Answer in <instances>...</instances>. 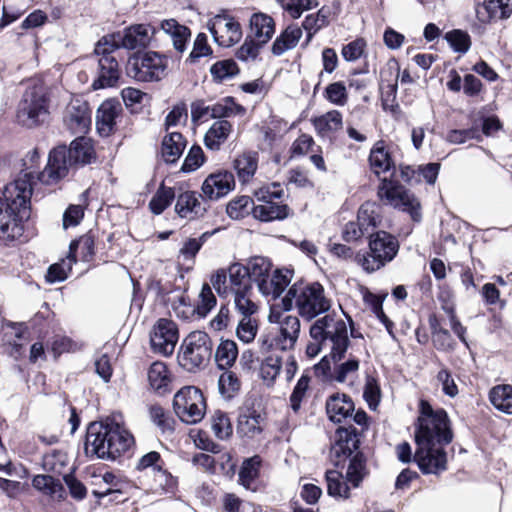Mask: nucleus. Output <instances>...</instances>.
Returning <instances> with one entry per match:
<instances>
[{"label":"nucleus","mask_w":512,"mask_h":512,"mask_svg":"<svg viewBox=\"0 0 512 512\" xmlns=\"http://www.w3.org/2000/svg\"><path fill=\"white\" fill-rule=\"evenodd\" d=\"M33 179L32 173H23L0 189V240L13 241L22 235V223L30 217Z\"/></svg>","instance_id":"1"},{"label":"nucleus","mask_w":512,"mask_h":512,"mask_svg":"<svg viewBox=\"0 0 512 512\" xmlns=\"http://www.w3.org/2000/svg\"><path fill=\"white\" fill-rule=\"evenodd\" d=\"M133 445V435L113 420L93 422L87 428L85 453L88 457L116 460Z\"/></svg>","instance_id":"2"},{"label":"nucleus","mask_w":512,"mask_h":512,"mask_svg":"<svg viewBox=\"0 0 512 512\" xmlns=\"http://www.w3.org/2000/svg\"><path fill=\"white\" fill-rule=\"evenodd\" d=\"M336 435L337 440L331 447L330 459L337 468H344L348 461L347 481L353 487H358L366 474V465L363 454L356 452L359 445L357 430L352 426L340 427Z\"/></svg>","instance_id":"3"},{"label":"nucleus","mask_w":512,"mask_h":512,"mask_svg":"<svg viewBox=\"0 0 512 512\" xmlns=\"http://www.w3.org/2000/svg\"><path fill=\"white\" fill-rule=\"evenodd\" d=\"M284 310L296 308L299 315L311 320L331 307L323 286L318 282H295L282 300Z\"/></svg>","instance_id":"4"},{"label":"nucleus","mask_w":512,"mask_h":512,"mask_svg":"<svg viewBox=\"0 0 512 512\" xmlns=\"http://www.w3.org/2000/svg\"><path fill=\"white\" fill-rule=\"evenodd\" d=\"M309 333L311 339L324 343V348L330 351L334 362L345 357L350 339L347 324L341 316L335 313L326 314L311 325Z\"/></svg>","instance_id":"5"},{"label":"nucleus","mask_w":512,"mask_h":512,"mask_svg":"<svg viewBox=\"0 0 512 512\" xmlns=\"http://www.w3.org/2000/svg\"><path fill=\"white\" fill-rule=\"evenodd\" d=\"M50 102L49 93L43 85L27 87L17 105V123L28 129L44 125L50 117Z\"/></svg>","instance_id":"6"},{"label":"nucleus","mask_w":512,"mask_h":512,"mask_svg":"<svg viewBox=\"0 0 512 512\" xmlns=\"http://www.w3.org/2000/svg\"><path fill=\"white\" fill-rule=\"evenodd\" d=\"M453 440V432L432 436H415L417 449L413 460L424 474H439L447 468V454L444 446Z\"/></svg>","instance_id":"7"},{"label":"nucleus","mask_w":512,"mask_h":512,"mask_svg":"<svg viewBox=\"0 0 512 512\" xmlns=\"http://www.w3.org/2000/svg\"><path fill=\"white\" fill-rule=\"evenodd\" d=\"M369 250L356 255V262L363 270L373 273L391 262L399 251V242L392 234L380 230L371 233Z\"/></svg>","instance_id":"8"},{"label":"nucleus","mask_w":512,"mask_h":512,"mask_svg":"<svg viewBox=\"0 0 512 512\" xmlns=\"http://www.w3.org/2000/svg\"><path fill=\"white\" fill-rule=\"evenodd\" d=\"M213 343L206 332L193 331L182 342L179 364L189 372L206 366L212 356Z\"/></svg>","instance_id":"9"},{"label":"nucleus","mask_w":512,"mask_h":512,"mask_svg":"<svg viewBox=\"0 0 512 512\" xmlns=\"http://www.w3.org/2000/svg\"><path fill=\"white\" fill-rule=\"evenodd\" d=\"M255 196L260 202L252 206V213L256 219L271 222L283 220L289 216L290 209L282 203L284 191L279 184L274 183L272 186L262 188L256 192Z\"/></svg>","instance_id":"10"},{"label":"nucleus","mask_w":512,"mask_h":512,"mask_svg":"<svg viewBox=\"0 0 512 512\" xmlns=\"http://www.w3.org/2000/svg\"><path fill=\"white\" fill-rule=\"evenodd\" d=\"M154 28L146 24L132 25L123 32H117L103 36L98 41V50L103 52L101 47L108 49L126 48L128 50L145 48L149 45Z\"/></svg>","instance_id":"11"},{"label":"nucleus","mask_w":512,"mask_h":512,"mask_svg":"<svg viewBox=\"0 0 512 512\" xmlns=\"http://www.w3.org/2000/svg\"><path fill=\"white\" fill-rule=\"evenodd\" d=\"M167 68L166 57L157 52H145L134 55L127 63V74L137 81L151 82L161 80Z\"/></svg>","instance_id":"12"},{"label":"nucleus","mask_w":512,"mask_h":512,"mask_svg":"<svg viewBox=\"0 0 512 512\" xmlns=\"http://www.w3.org/2000/svg\"><path fill=\"white\" fill-rule=\"evenodd\" d=\"M173 407L182 422L196 424L205 415L206 403L200 389L194 386H186L174 395Z\"/></svg>","instance_id":"13"},{"label":"nucleus","mask_w":512,"mask_h":512,"mask_svg":"<svg viewBox=\"0 0 512 512\" xmlns=\"http://www.w3.org/2000/svg\"><path fill=\"white\" fill-rule=\"evenodd\" d=\"M387 204L408 212L415 222L421 220V206L414 194L406 191L397 181L384 178L377 192Z\"/></svg>","instance_id":"14"},{"label":"nucleus","mask_w":512,"mask_h":512,"mask_svg":"<svg viewBox=\"0 0 512 512\" xmlns=\"http://www.w3.org/2000/svg\"><path fill=\"white\" fill-rule=\"evenodd\" d=\"M72 168L76 167L72 162L67 146L59 145L50 151L48 162L43 171L37 173L36 176L32 173L34 176L33 184L37 179L44 185H55L65 178Z\"/></svg>","instance_id":"15"},{"label":"nucleus","mask_w":512,"mask_h":512,"mask_svg":"<svg viewBox=\"0 0 512 512\" xmlns=\"http://www.w3.org/2000/svg\"><path fill=\"white\" fill-rule=\"evenodd\" d=\"M105 51L98 50V43L95 47V54L99 56L97 77L92 83L94 90L114 87L118 84L120 79L121 70L119 63L113 53L115 49H108V47H101Z\"/></svg>","instance_id":"16"},{"label":"nucleus","mask_w":512,"mask_h":512,"mask_svg":"<svg viewBox=\"0 0 512 512\" xmlns=\"http://www.w3.org/2000/svg\"><path fill=\"white\" fill-rule=\"evenodd\" d=\"M420 416L415 436H432L452 432L448 414L443 409L433 410L426 402H421Z\"/></svg>","instance_id":"17"},{"label":"nucleus","mask_w":512,"mask_h":512,"mask_svg":"<svg viewBox=\"0 0 512 512\" xmlns=\"http://www.w3.org/2000/svg\"><path fill=\"white\" fill-rule=\"evenodd\" d=\"M214 41L223 47H231L242 38V29L238 21L226 14H218L207 23Z\"/></svg>","instance_id":"18"},{"label":"nucleus","mask_w":512,"mask_h":512,"mask_svg":"<svg viewBox=\"0 0 512 512\" xmlns=\"http://www.w3.org/2000/svg\"><path fill=\"white\" fill-rule=\"evenodd\" d=\"M179 337L178 327L170 319L160 318L150 334V343L154 352L169 356L174 352Z\"/></svg>","instance_id":"19"},{"label":"nucleus","mask_w":512,"mask_h":512,"mask_svg":"<svg viewBox=\"0 0 512 512\" xmlns=\"http://www.w3.org/2000/svg\"><path fill=\"white\" fill-rule=\"evenodd\" d=\"M64 124L73 134H85L91 124V113L86 101L75 99L68 105Z\"/></svg>","instance_id":"20"},{"label":"nucleus","mask_w":512,"mask_h":512,"mask_svg":"<svg viewBox=\"0 0 512 512\" xmlns=\"http://www.w3.org/2000/svg\"><path fill=\"white\" fill-rule=\"evenodd\" d=\"M235 186L234 175L229 171L210 174L202 184L203 196L209 200H217L226 196Z\"/></svg>","instance_id":"21"},{"label":"nucleus","mask_w":512,"mask_h":512,"mask_svg":"<svg viewBox=\"0 0 512 512\" xmlns=\"http://www.w3.org/2000/svg\"><path fill=\"white\" fill-rule=\"evenodd\" d=\"M477 19L481 23L505 20L512 15L511 0H484L475 7Z\"/></svg>","instance_id":"22"},{"label":"nucleus","mask_w":512,"mask_h":512,"mask_svg":"<svg viewBox=\"0 0 512 512\" xmlns=\"http://www.w3.org/2000/svg\"><path fill=\"white\" fill-rule=\"evenodd\" d=\"M121 111V104L116 100H106L99 106L96 115V127L101 136H109L114 131L116 118Z\"/></svg>","instance_id":"23"},{"label":"nucleus","mask_w":512,"mask_h":512,"mask_svg":"<svg viewBox=\"0 0 512 512\" xmlns=\"http://www.w3.org/2000/svg\"><path fill=\"white\" fill-rule=\"evenodd\" d=\"M202 195L194 191L181 193L176 200L175 211L182 218L193 219L202 216L206 207L201 202Z\"/></svg>","instance_id":"24"},{"label":"nucleus","mask_w":512,"mask_h":512,"mask_svg":"<svg viewBox=\"0 0 512 512\" xmlns=\"http://www.w3.org/2000/svg\"><path fill=\"white\" fill-rule=\"evenodd\" d=\"M326 412L331 421L341 423L352 416L354 403L346 394L335 393L326 401Z\"/></svg>","instance_id":"25"},{"label":"nucleus","mask_w":512,"mask_h":512,"mask_svg":"<svg viewBox=\"0 0 512 512\" xmlns=\"http://www.w3.org/2000/svg\"><path fill=\"white\" fill-rule=\"evenodd\" d=\"M300 334V320L296 316H286L280 321L277 345L284 351L294 348Z\"/></svg>","instance_id":"26"},{"label":"nucleus","mask_w":512,"mask_h":512,"mask_svg":"<svg viewBox=\"0 0 512 512\" xmlns=\"http://www.w3.org/2000/svg\"><path fill=\"white\" fill-rule=\"evenodd\" d=\"M251 37L260 43H267L275 33V22L268 14L258 12L250 18Z\"/></svg>","instance_id":"27"},{"label":"nucleus","mask_w":512,"mask_h":512,"mask_svg":"<svg viewBox=\"0 0 512 512\" xmlns=\"http://www.w3.org/2000/svg\"><path fill=\"white\" fill-rule=\"evenodd\" d=\"M357 221L361 225L363 231L370 236L371 233H374V229L381 224V206L370 201L363 203L358 210Z\"/></svg>","instance_id":"28"},{"label":"nucleus","mask_w":512,"mask_h":512,"mask_svg":"<svg viewBox=\"0 0 512 512\" xmlns=\"http://www.w3.org/2000/svg\"><path fill=\"white\" fill-rule=\"evenodd\" d=\"M67 149L76 168L90 164L95 159V151L91 140L86 137H77Z\"/></svg>","instance_id":"29"},{"label":"nucleus","mask_w":512,"mask_h":512,"mask_svg":"<svg viewBox=\"0 0 512 512\" xmlns=\"http://www.w3.org/2000/svg\"><path fill=\"white\" fill-rule=\"evenodd\" d=\"M186 147V140L179 132H170L162 140L161 155L168 164H174L181 157Z\"/></svg>","instance_id":"30"},{"label":"nucleus","mask_w":512,"mask_h":512,"mask_svg":"<svg viewBox=\"0 0 512 512\" xmlns=\"http://www.w3.org/2000/svg\"><path fill=\"white\" fill-rule=\"evenodd\" d=\"M262 417L253 408L242 409L238 416L237 431L242 436L252 438L261 433Z\"/></svg>","instance_id":"31"},{"label":"nucleus","mask_w":512,"mask_h":512,"mask_svg":"<svg viewBox=\"0 0 512 512\" xmlns=\"http://www.w3.org/2000/svg\"><path fill=\"white\" fill-rule=\"evenodd\" d=\"M312 122L320 137L331 138L333 133L342 128L343 119L339 111L331 110L319 117H315Z\"/></svg>","instance_id":"32"},{"label":"nucleus","mask_w":512,"mask_h":512,"mask_svg":"<svg viewBox=\"0 0 512 512\" xmlns=\"http://www.w3.org/2000/svg\"><path fill=\"white\" fill-rule=\"evenodd\" d=\"M302 34V29L298 25H289L273 42L271 48L272 53L276 56H280L286 51L295 48Z\"/></svg>","instance_id":"33"},{"label":"nucleus","mask_w":512,"mask_h":512,"mask_svg":"<svg viewBox=\"0 0 512 512\" xmlns=\"http://www.w3.org/2000/svg\"><path fill=\"white\" fill-rule=\"evenodd\" d=\"M232 131V124L225 120L215 121L204 137L205 145L210 150H219L221 145L227 140Z\"/></svg>","instance_id":"34"},{"label":"nucleus","mask_w":512,"mask_h":512,"mask_svg":"<svg viewBox=\"0 0 512 512\" xmlns=\"http://www.w3.org/2000/svg\"><path fill=\"white\" fill-rule=\"evenodd\" d=\"M161 28L166 34L170 35L175 50L179 53H183L191 37L190 29L184 25H180L174 19L164 20L161 23Z\"/></svg>","instance_id":"35"},{"label":"nucleus","mask_w":512,"mask_h":512,"mask_svg":"<svg viewBox=\"0 0 512 512\" xmlns=\"http://www.w3.org/2000/svg\"><path fill=\"white\" fill-rule=\"evenodd\" d=\"M248 270L239 263L232 264L228 269L229 288L231 293L240 291H252V281L248 276Z\"/></svg>","instance_id":"36"},{"label":"nucleus","mask_w":512,"mask_h":512,"mask_svg":"<svg viewBox=\"0 0 512 512\" xmlns=\"http://www.w3.org/2000/svg\"><path fill=\"white\" fill-rule=\"evenodd\" d=\"M369 164L371 170L380 175L394 168L393 161L389 152L385 149L382 142H378L371 150L369 155Z\"/></svg>","instance_id":"37"},{"label":"nucleus","mask_w":512,"mask_h":512,"mask_svg":"<svg viewBox=\"0 0 512 512\" xmlns=\"http://www.w3.org/2000/svg\"><path fill=\"white\" fill-rule=\"evenodd\" d=\"M258 166V156L255 152H246L234 160V169L241 182H248L255 174Z\"/></svg>","instance_id":"38"},{"label":"nucleus","mask_w":512,"mask_h":512,"mask_svg":"<svg viewBox=\"0 0 512 512\" xmlns=\"http://www.w3.org/2000/svg\"><path fill=\"white\" fill-rule=\"evenodd\" d=\"M491 404L499 411L512 414V386L502 384L493 387L489 392Z\"/></svg>","instance_id":"39"},{"label":"nucleus","mask_w":512,"mask_h":512,"mask_svg":"<svg viewBox=\"0 0 512 512\" xmlns=\"http://www.w3.org/2000/svg\"><path fill=\"white\" fill-rule=\"evenodd\" d=\"M327 492L334 498L347 499L350 496V488L347 478L344 479L342 472L338 470H327L325 474Z\"/></svg>","instance_id":"40"},{"label":"nucleus","mask_w":512,"mask_h":512,"mask_svg":"<svg viewBox=\"0 0 512 512\" xmlns=\"http://www.w3.org/2000/svg\"><path fill=\"white\" fill-rule=\"evenodd\" d=\"M289 284L287 275H284L280 270H276L272 277L270 276L262 281L259 291L266 297L278 298Z\"/></svg>","instance_id":"41"},{"label":"nucleus","mask_w":512,"mask_h":512,"mask_svg":"<svg viewBox=\"0 0 512 512\" xmlns=\"http://www.w3.org/2000/svg\"><path fill=\"white\" fill-rule=\"evenodd\" d=\"M261 458L253 456L243 461L238 474L239 483L246 489H250L259 476Z\"/></svg>","instance_id":"42"},{"label":"nucleus","mask_w":512,"mask_h":512,"mask_svg":"<svg viewBox=\"0 0 512 512\" xmlns=\"http://www.w3.org/2000/svg\"><path fill=\"white\" fill-rule=\"evenodd\" d=\"M238 356V348L234 341L223 340L215 352V361L220 369L231 367Z\"/></svg>","instance_id":"43"},{"label":"nucleus","mask_w":512,"mask_h":512,"mask_svg":"<svg viewBox=\"0 0 512 512\" xmlns=\"http://www.w3.org/2000/svg\"><path fill=\"white\" fill-rule=\"evenodd\" d=\"M271 266L270 261L264 257H254L249 261L248 265L245 266L248 270V276L252 282L257 283L258 289L262 281H265L269 277Z\"/></svg>","instance_id":"44"},{"label":"nucleus","mask_w":512,"mask_h":512,"mask_svg":"<svg viewBox=\"0 0 512 512\" xmlns=\"http://www.w3.org/2000/svg\"><path fill=\"white\" fill-rule=\"evenodd\" d=\"M148 381L152 389L165 392L169 384L168 370L163 362H154L148 370Z\"/></svg>","instance_id":"45"},{"label":"nucleus","mask_w":512,"mask_h":512,"mask_svg":"<svg viewBox=\"0 0 512 512\" xmlns=\"http://www.w3.org/2000/svg\"><path fill=\"white\" fill-rule=\"evenodd\" d=\"M32 486L47 496H62L64 491L63 485L58 479L50 475H36L32 479Z\"/></svg>","instance_id":"46"},{"label":"nucleus","mask_w":512,"mask_h":512,"mask_svg":"<svg viewBox=\"0 0 512 512\" xmlns=\"http://www.w3.org/2000/svg\"><path fill=\"white\" fill-rule=\"evenodd\" d=\"M240 380L232 371H224L218 379V390L225 400L232 399L240 390Z\"/></svg>","instance_id":"47"},{"label":"nucleus","mask_w":512,"mask_h":512,"mask_svg":"<svg viewBox=\"0 0 512 512\" xmlns=\"http://www.w3.org/2000/svg\"><path fill=\"white\" fill-rule=\"evenodd\" d=\"M94 246V238L91 235H83L70 243L68 256L76 259V253L80 251L82 260L90 261L95 253Z\"/></svg>","instance_id":"48"},{"label":"nucleus","mask_w":512,"mask_h":512,"mask_svg":"<svg viewBox=\"0 0 512 512\" xmlns=\"http://www.w3.org/2000/svg\"><path fill=\"white\" fill-rule=\"evenodd\" d=\"M148 290L155 294L157 297L161 298V300L167 305H169V303L173 300V297L170 296L171 294L182 293L180 289L176 288L171 281L163 279L150 280L148 284Z\"/></svg>","instance_id":"49"},{"label":"nucleus","mask_w":512,"mask_h":512,"mask_svg":"<svg viewBox=\"0 0 512 512\" xmlns=\"http://www.w3.org/2000/svg\"><path fill=\"white\" fill-rule=\"evenodd\" d=\"M311 377L307 372H304L298 379L293 391L289 397L291 409L297 413L303 400L306 398L307 392L310 387Z\"/></svg>","instance_id":"50"},{"label":"nucleus","mask_w":512,"mask_h":512,"mask_svg":"<svg viewBox=\"0 0 512 512\" xmlns=\"http://www.w3.org/2000/svg\"><path fill=\"white\" fill-rule=\"evenodd\" d=\"M210 73L215 81L222 82L237 75L239 68L233 59H225L214 63L210 68Z\"/></svg>","instance_id":"51"},{"label":"nucleus","mask_w":512,"mask_h":512,"mask_svg":"<svg viewBox=\"0 0 512 512\" xmlns=\"http://www.w3.org/2000/svg\"><path fill=\"white\" fill-rule=\"evenodd\" d=\"M174 190L170 187L161 186L149 202V208L155 215L161 214L173 201Z\"/></svg>","instance_id":"52"},{"label":"nucleus","mask_w":512,"mask_h":512,"mask_svg":"<svg viewBox=\"0 0 512 512\" xmlns=\"http://www.w3.org/2000/svg\"><path fill=\"white\" fill-rule=\"evenodd\" d=\"M175 316L184 321L190 320L197 314L196 307H193L187 302V297L184 292L175 294L173 300L169 303Z\"/></svg>","instance_id":"53"},{"label":"nucleus","mask_w":512,"mask_h":512,"mask_svg":"<svg viewBox=\"0 0 512 512\" xmlns=\"http://www.w3.org/2000/svg\"><path fill=\"white\" fill-rule=\"evenodd\" d=\"M76 263V259L67 257L59 263L52 264L47 271L46 280L49 283L61 282L68 277V273L72 269V265Z\"/></svg>","instance_id":"54"},{"label":"nucleus","mask_w":512,"mask_h":512,"mask_svg":"<svg viewBox=\"0 0 512 512\" xmlns=\"http://www.w3.org/2000/svg\"><path fill=\"white\" fill-rule=\"evenodd\" d=\"M363 397L371 410H376L381 400V389L378 380L367 375L363 389Z\"/></svg>","instance_id":"55"},{"label":"nucleus","mask_w":512,"mask_h":512,"mask_svg":"<svg viewBox=\"0 0 512 512\" xmlns=\"http://www.w3.org/2000/svg\"><path fill=\"white\" fill-rule=\"evenodd\" d=\"M216 297L209 284L205 283L199 294V301L196 305L197 315L200 318L206 317L216 305Z\"/></svg>","instance_id":"56"},{"label":"nucleus","mask_w":512,"mask_h":512,"mask_svg":"<svg viewBox=\"0 0 512 512\" xmlns=\"http://www.w3.org/2000/svg\"><path fill=\"white\" fill-rule=\"evenodd\" d=\"M282 368V360L279 356L267 357L261 365L262 379L268 384H273Z\"/></svg>","instance_id":"57"},{"label":"nucleus","mask_w":512,"mask_h":512,"mask_svg":"<svg viewBox=\"0 0 512 512\" xmlns=\"http://www.w3.org/2000/svg\"><path fill=\"white\" fill-rule=\"evenodd\" d=\"M253 200L249 196H241L231 200L226 208L227 214L232 219H241L249 214Z\"/></svg>","instance_id":"58"},{"label":"nucleus","mask_w":512,"mask_h":512,"mask_svg":"<svg viewBox=\"0 0 512 512\" xmlns=\"http://www.w3.org/2000/svg\"><path fill=\"white\" fill-rule=\"evenodd\" d=\"M234 295L235 309L243 316L250 317L257 311V305L251 300L252 291H240Z\"/></svg>","instance_id":"59"},{"label":"nucleus","mask_w":512,"mask_h":512,"mask_svg":"<svg viewBox=\"0 0 512 512\" xmlns=\"http://www.w3.org/2000/svg\"><path fill=\"white\" fill-rule=\"evenodd\" d=\"M445 39L455 52L466 53L470 49L471 39L467 32L452 30L446 33Z\"/></svg>","instance_id":"60"},{"label":"nucleus","mask_w":512,"mask_h":512,"mask_svg":"<svg viewBox=\"0 0 512 512\" xmlns=\"http://www.w3.org/2000/svg\"><path fill=\"white\" fill-rule=\"evenodd\" d=\"M211 427L215 436L220 440L227 439L232 434L230 419L227 414L222 411H216L214 413Z\"/></svg>","instance_id":"61"},{"label":"nucleus","mask_w":512,"mask_h":512,"mask_svg":"<svg viewBox=\"0 0 512 512\" xmlns=\"http://www.w3.org/2000/svg\"><path fill=\"white\" fill-rule=\"evenodd\" d=\"M210 54H212V49L208 44L207 35L199 33L194 41L193 49L186 59V62L195 64L201 57L209 56Z\"/></svg>","instance_id":"62"},{"label":"nucleus","mask_w":512,"mask_h":512,"mask_svg":"<svg viewBox=\"0 0 512 512\" xmlns=\"http://www.w3.org/2000/svg\"><path fill=\"white\" fill-rule=\"evenodd\" d=\"M325 98L332 104L343 106L347 103L348 95L343 82H334L325 89Z\"/></svg>","instance_id":"63"},{"label":"nucleus","mask_w":512,"mask_h":512,"mask_svg":"<svg viewBox=\"0 0 512 512\" xmlns=\"http://www.w3.org/2000/svg\"><path fill=\"white\" fill-rule=\"evenodd\" d=\"M151 421L157 425L163 432L173 430V420L169 414L160 405H151L149 408Z\"/></svg>","instance_id":"64"}]
</instances>
